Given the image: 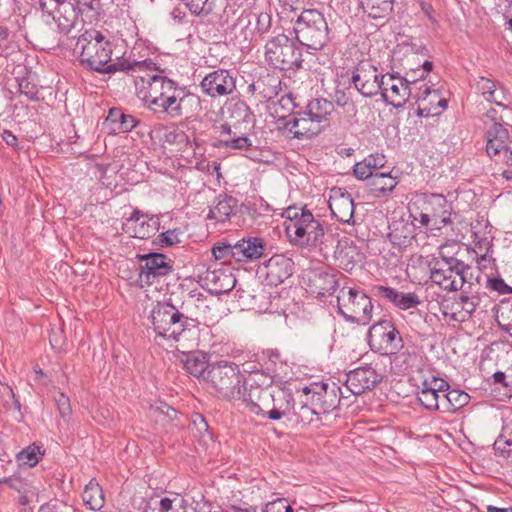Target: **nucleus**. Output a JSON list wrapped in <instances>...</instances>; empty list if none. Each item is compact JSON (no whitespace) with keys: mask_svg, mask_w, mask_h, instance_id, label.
Returning a JSON list of instances; mask_svg holds the SVG:
<instances>
[{"mask_svg":"<svg viewBox=\"0 0 512 512\" xmlns=\"http://www.w3.org/2000/svg\"><path fill=\"white\" fill-rule=\"evenodd\" d=\"M74 52L79 54L80 62L90 70L113 74L117 71L136 72L137 70L157 69L152 59L129 61L118 59L111 62L112 44L105 36L95 29L85 30L75 44Z\"/></svg>","mask_w":512,"mask_h":512,"instance_id":"obj_1","label":"nucleus"},{"mask_svg":"<svg viewBox=\"0 0 512 512\" xmlns=\"http://www.w3.org/2000/svg\"><path fill=\"white\" fill-rule=\"evenodd\" d=\"M282 216L286 218L285 232L292 244L300 247H317L323 244V226L310 210L290 206L285 209Z\"/></svg>","mask_w":512,"mask_h":512,"instance_id":"obj_2","label":"nucleus"},{"mask_svg":"<svg viewBox=\"0 0 512 512\" xmlns=\"http://www.w3.org/2000/svg\"><path fill=\"white\" fill-rule=\"evenodd\" d=\"M295 39L311 50H321L330 41V30L327 20L317 9H304L294 24Z\"/></svg>","mask_w":512,"mask_h":512,"instance_id":"obj_3","label":"nucleus"},{"mask_svg":"<svg viewBox=\"0 0 512 512\" xmlns=\"http://www.w3.org/2000/svg\"><path fill=\"white\" fill-rule=\"evenodd\" d=\"M204 379L218 396L225 400L241 397V385L244 380L239 366L233 362L219 361L209 365Z\"/></svg>","mask_w":512,"mask_h":512,"instance_id":"obj_4","label":"nucleus"},{"mask_svg":"<svg viewBox=\"0 0 512 512\" xmlns=\"http://www.w3.org/2000/svg\"><path fill=\"white\" fill-rule=\"evenodd\" d=\"M297 40L284 33L270 38L265 44V60L279 70L289 71L302 68V50Z\"/></svg>","mask_w":512,"mask_h":512,"instance_id":"obj_5","label":"nucleus"},{"mask_svg":"<svg viewBox=\"0 0 512 512\" xmlns=\"http://www.w3.org/2000/svg\"><path fill=\"white\" fill-rule=\"evenodd\" d=\"M149 320L156 338L178 341L186 330L188 318L175 306L158 302L152 307Z\"/></svg>","mask_w":512,"mask_h":512,"instance_id":"obj_6","label":"nucleus"},{"mask_svg":"<svg viewBox=\"0 0 512 512\" xmlns=\"http://www.w3.org/2000/svg\"><path fill=\"white\" fill-rule=\"evenodd\" d=\"M338 312L349 322L366 325L372 317L371 298L354 288L346 292L344 288L337 296Z\"/></svg>","mask_w":512,"mask_h":512,"instance_id":"obj_7","label":"nucleus"},{"mask_svg":"<svg viewBox=\"0 0 512 512\" xmlns=\"http://www.w3.org/2000/svg\"><path fill=\"white\" fill-rule=\"evenodd\" d=\"M430 266V278L432 281L445 290L457 291L461 289L466 282L467 265L457 258H440Z\"/></svg>","mask_w":512,"mask_h":512,"instance_id":"obj_8","label":"nucleus"},{"mask_svg":"<svg viewBox=\"0 0 512 512\" xmlns=\"http://www.w3.org/2000/svg\"><path fill=\"white\" fill-rule=\"evenodd\" d=\"M156 67L157 69L153 70H143V72L148 73L146 76H139L142 82L148 84V90L144 100L149 107L159 104L165 100V97H170L173 93L176 94L186 89L180 86L177 81L164 75L165 69H161L157 64ZM136 72H142V70H137Z\"/></svg>","mask_w":512,"mask_h":512,"instance_id":"obj_9","label":"nucleus"},{"mask_svg":"<svg viewBox=\"0 0 512 512\" xmlns=\"http://www.w3.org/2000/svg\"><path fill=\"white\" fill-rule=\"evenodd\" d=\"M80 0H39L41 10L52 16L60 32L68 34L74 28L80 14Z\"/></svg>","mask_w":512,"mask_h":512,"instance_id":"obj_10","label":"nucleus"},{"mask_svg":"<svg viewBox=\"0 0 512 512\" xmlns=\"http://www.w3.org/2000/svg\"><path fill=\"white\" fill-rule=\"evenodd\" d=\"M340 273L325 266L308 269L303 274L307 291L317 298H324L335 293L339 286Z\"/></svg>","mask_w":512,"mask_h":512,"instance_id":"obj_11","label":"nucleus"},{"mask_svg":"<svg viewBox=\"0 0 512 512\" xmlns=\"http://www.w3.org/2000/svg\"><path fill=\"white\" fill-rule=\"evenodd\" d=\"M383 77L384 85H381L379 93H381L383 101L387 105H392L395 108L402 107L407 98L410 96V85L417 82L418 78L411 80L400 77L399 73L381 75ZM425 74L419 76V79H424Z\"/></svg>","mask_w":512,"mask_h":512,"instance_id":"obj_12","label":"nucleus"},{"mask_svg":"<svg viewBox=\"0 0 512 512\" xmlns=\"http://www.w3.org/2000/svg\"><path fill=\"white\" fill-rule=\"evenodd\" d=\"M278 128L293 134L298 140L310 139L323 131L324 125L316 123L306 111L293 112L287 116H280L277 119Z\"/></svg>","mask_w":512,"mask_h":512,"instance_id":"obj_13","label":"nucleus"},{"mask_svg":"<svg viewBox=\"0 0 512 512\" xmlns=\"http://www.w3.org/2000/svg\"><path fill=\"white\" fill-rule=\"evenodd\" d=\"M212 256H264L272 253L271 248H267V243L260 237L242 238L234 245L228 242H217L211 248Z\"/></svg>","mask_w":512,"mask_h":512,"instance_id":"obj_14","label":"nucleus"},{"mask_svg":"<svg viewBox=\"0 0 512 512\" xmlns=\"http://www.w3.org/2000/svg\"><path fill=\"white\" fill-rule=\"evenodd\" d=\"M383 77L377 74V68L368 63L360 62L352 70L349 88L354 87L362 96L373 97L377 95L381 89Z\"/></svg>","mask_w":512,"mask_h":512,"instance_id":"obj_15","label":"nucleus"},{"mask_svg":"<svg viewBox=\"0 0 512 512\" xmlns=\"http://www.w3.org/2000/svg\"><path fill=\"white\" fill-rule=\"evenodd\" d=\"M200 87L211 98H220L236 91V77L227 69H216L203 77Z\"/></svg>","mask_w":512,"mask_h":512,"instance_id":"obj_16","label":"nucleus"},{"mask_svg":"<svg viewBox=\"0 0 512 512\" xmlns=\"http://www.w3.org/2000/svg\"><path fill=\"white\" fill-rule=\"evenodd\" d=\"M160 219L135 208L129 217L122 223V230L131 237L147 239L153 236L159 229Z\"/></svg>","mask_w":512,"mask_h":512,"instance_id":"obj_17","label":"nucleus"},{"mask_svg":"<svg viewBox=\"0 0 512 512\" xmlns=\"http://www.w3.org/2000/svg\"><path fill=\"white\" fill-rule=\"evenodd\" d=\"M200 106V98L186 89L165 97V100L155 105L156 111L163 113L170 119L187 117L192 106Z\"/></svg>","mask_w":512,"mask_h":512,"instance_id":"obj_18","label":"nucleus"},{"mask_svg":"<svg viewBox=\"0 0 512 512\" xmlns=\"http://www.w3.org/2000/svg\"><path fill=\"white\" fill-rule=\"evenodd\" d=\"M141 262L138 270V282L141 287L150 286L172 272L173 262L166 258H139Z\"/></svg>","mask_w":512,"mask_h":512,"instance_id":"obj_19","label":"nucleus"},{"mask_svg":"<svg viewBox=\"0 0 512 512\" xmlns=\"http://www.w3.org/2000/svg\"><path fill=\"white\" fill-rule=\"evenodd\" d=\"M381 381V375L371 367H359L346 375L345 386L354 395L373 389Z\"/></svg>","mask_w":512,"mask_h":512,"instance_id":"obj_20","label":"nucleus"},{"mask_svg":"<svg viewBox=\"0 0 512 512\" xmlns=\"http://www.w3.org/2000/svg\"><path fill=\"white\" fill-rule=\"evenodd\" d=\"M328 206L332 216L339 222L353 223L355 206L351 194L341 188L331 191Z\"/></svg>","mask_w":512,"mask_h":512,"instance_id":"obj_21","label":"nucleus"},{"mask_svg":"<svg viewBox=\"0 0 512 512\" xmlns=\"http://www.w3.org/2000/svg\"><path fill=\"white\" fill-rule=\"evenodd\" d=\"M421 201L424 210L435 221L434 225H439L438 227L440 228V226H446L451 223L452 207L444 195L436 193L424 194Z\"/></svg>","mask_w":512,"mask_h":512,"instance_id":"obj_22","label":"nucleus"},{"mask_svg":"<svg viewBox=\"0 0 512 512\" xmlns=\"http://www.w3.org/2000/svg\"><path fill=\"white\" fill-rule=\"evenodd\" d=\"M219 138L213 143V146L218 149H231V150H250L253 147L252 140L245 135H240L237 131L232 129V126L227 122L215 127Z\"/></svg>","mask_w":512,"mask_h":512,"instance_id":"obj_23","label":"nucleus"},{"mask_svg":"<svg viewBox=\"0 0 512 512\" xmlns=\"http://www.w3.org/2000/svg\"><path fill=\"white\" fill-rule=\"evenodd\" d=\"M292 258H268L259 267V272L265 275L270 284L278 285L293 274Z\"/></svg>","mask_w":512,"mask_h":512,"instance_id":"obj_24","label":"nucleus"},{"mask_svg":"<svg viewBox=\"0 0 512 512\" xmlns=\"http://www.w3.org/2000/svg\"><path fill=\"white\" fill-rule=\"evenodd\" d=\"M399 332L391 323V321L383 320L374 324L368 331V339L370 343L379 341L380 345H385L390 352L401 346V338Z\"/></svg>","mask_w":512,"mask_h":512,"instance_id":"obj_25","label":"nucleus"},{"mask_svg":"<svg viewBox=\"0 0 512 512\" xmlns=\"http://www.w3.org/2000/svg\"><path fill=\"white\" fill-rule=\"evenodd\" d=\"M266 376L260 374L258 378L251 377L248 380H244L241 385V397L238 398L242 400V403L245 405L250 412L252 410V405H257L260 401H262L264 395L269 394L270 389L268 387H263Z\"/></svg>","mask_w":512,"mask_h":512,"instance_id":"obj_26","label":"nucleus"},{"mask_svg":"<svg viewBox=\"0 0 512 512\" xmlns=\"http://www.w3.org/2000/svg\"><path fill=\"white\" fill-rule=\"evenodd\" d=\"M236 206L237 199L235 197L228 194H219L209 207L207 219L215 220L218 223L230 221Z\"/></svg>","mask_w":512,"mask_h":512,"instance_id":"obj_27","label":"nucleus"},{"mask_svg":"<svg viewBox=\"0 0 512 512\" xmlns=\"http://www.w3.org/2000/svg\"><path fill=\"white\" fill-rule=\"evenodd\" d=\"M509 131L501 123L495 122L487 131L486 152L490 157L500 154L501 151H508L507 145Z\"/></svg>","mask_w":512,"mask_h":512,"instance_id":"obj_28","label":"nucleus"},{"mask_svg":"<svg viewBox=\"0 0 512 512\" xmlns=\"http://www.w3.org/2000/svg\"><path fill=\"white\" fill-rule=\"evenodd\" d=\"M295 401L291 393L278 390L273 393V403L271 410V420L279 421L286 417L290 421L292 413L294 412Z\"/></svg>","mask_w":512,"mask_h":512,"instance_id":"obj_29","label":"nucleus"},{"mask_svg":"<svg viewBox=\"0 0 512 512\" xmlns=\"http://www.w3.org/2000/svg\"><path fill=\"white\" fill-rule=\"evenodd\" d=\"M205 280L211 284L210 290L215 295L228 293L236 284L234 276L224 269L207 272Z\"/></svg>","mask_w":512,"mask_h":512,"instance_id":"obj_30","label":"nucleus"},{"mask_svg":"<svg viewBox=\"0 0 512 512\" xmlns=\"http://www.w3.org/2000/svg\"><path fill=\"white\" fill-rule=\"evenodd\" d=\"M106 121L112 125L111 131L113 133L130 132L139 123L133 115L126 114L121 108L116 107L109 110Z\"/></svg>","mask_w":512,"mask_h":512,"instance_id":"obj_31","label":"nucleus"},{"mask_svg":"<svg viewBox=\"0 0 512 512\" xmlns=\"http://www.w3.org/2000/svg\"><path fill=\"white\" fill-rule=\"evenodd\" d=\"M305 111L316 123L324 125L334 111V104L325 98H314L307 103Z\"/></svg>","mask_w":512,"mask_h":512,"instance_id":"obj_32","label":"nucleus"},{"mask_svg":"<svg viewBox=\"0 0 512 512\" xmlns=\"http://www.w3.org/2000/svg\"><path fill=\"white\" fill-rule=\"evenodd\" d=\"M254 21V29L259 36L268 33L271 29L272 18L271 15L266 12L259 13H242L238 18V24L243 27H248Z\"/></svg>","mask_w":512,"mask_h":512,"instance_id":"obj_33","label":"nucleus"},{"mask_svg":"<svg viewBox=\"0 0 512 512\" xmlns=\"http://www.w3.org/2000/svg\"><path fill=\"white\" fill-rule=\"evenodd\" d=\"M397 184L396 177H393L390 172H378L373 176L369 187L375 197H385L395 189Z\"/></svg>","mask_w":512,"mask_h":512,"instance_id":"obj_34","label":"nucleus"},{"mask_svg":"<svg viewBox=\"0 0 512 512\" xmlns=\"http://www.w3.org/2000/svg\"><path fill=\"white\" fill-rule=\"evenodd\" d=\"M18 92L24 95L28 100L33 102H40L43 97L40 93V88L37 83L36 74L26 72L25 76L18 77L17 79Z\"/></svg>","mask_w":512,"mask_h":512,"instance_id":"obj_35","label":"nucleus"},{"mask_svg":"<svg viewBox=\"0 0 512 512\" xmlns=\"http://www.w3.org/2000/svg\"><path fill=\"white\" fill-rule=\"evenodd\" d=\"M82 500L89 509L93 511L101 510L105 504L102 487L94 480H91L84 488Z\"/></svg>","mask_w":512,"mask_h":512,"instance_id":"obj_36","label":"nucleus"},{"mask_svg":"<svg viewBox=\"0 0 512 512\" xmlns=\"http://www.w3.org/2000/svg\"><path fill=\"white\" fill-rule=\"evenodd\" d=\"M259 81V97L263 100H272L277 97L282 90V81L277 75L268 73L260 76Z\"/></svg>","mask_w":512,"mask_h":512,"instance_id":"obj_37","label":"nucleus"},{"mask_svg":"<svg viewBox=\"0 0 512 512\" xmlns=\"http://www.w3.org/2000/svg\"><path fill=\"white\" fill-rule=\"evenodd\" d=\"M394 0H360V5L370 18L382 19L393 11Z\"/></svg>","mask_w":512,"mask_h":512,"instance_id":"obj_38","label":"nucleus"},{"mask_svg":"<svg viewBox=\"0 0 512 512\" xmlns=\"http://www.w3.org/2000/svg\"><path fill=\"white\" fill-rule=\"evenodd\" d=\"M419 389L417 399L420 405L429 411H436L439 408L438 394L432 388V382L425 380Z\"/></svg>","mask_w":512,"mask_h":512,"instance_id":"obj_39","label":"nucleus"},{"mask_svg":"<svg viewBox=\"0 0 512 512\" xmlns=\"http://www.w3.org/2000/svg\"><path fill=\"white\" fill-rule=\"evenodd\" d=\"M364 246L362 241L353 239L350 236H343L337 240L334 256H359L363 254L361 248Z\"/></svg>","mask_w":512,"mask_h":512,"instance_id":"obj_40","label":"nucleus"},{"mask_svg":"<svg viewBox=\"0 0 512 512\" xmlns=\"http://www.w3.org/2000/svg\"><path fill=\"white\" fill-rule=\"evenodd\" d=\"M185 7L196 17H206L214 12L216 0H182Z\"/></svg>","mask_w":512,"mask_h":512,"instance_id":"obj_41","label":"nucleus"},{"mask_svg":"<svg viewBox=\"0 0 512 512\" xmlns=\"http://www.w3.org/2000/svg\"><path fill=\"white\" fill-rule=\"evenodd\" d=\"M196 301L198 302L197 307L202 309L200 322H202L207 327H211L217 324L221 319V314L216 305L206 304V301L203 298H197Z\"/></svg>","mask_w":512,"mask_h":512,"instance_id":"obj_42","label":"nucleus"},{"mask_svg":"<svg viewBox=\"0 0 512 512\" xmlns=\"http://www.w3.org/2000/svg\"><path fill=\"white\" fill-rule=\"evenodd\" d=\"M317 415L318 413L315 409L311 408L307 404H302L298 408L294 406V412L292 413V417H290V421L308 425L315 420V416Z\"/></svg>","mask_w":512,"mask_h":512,"instance_id":"obj_43","label":"nucleus"},{"mask_svg":"<svg viewBox=\"0 0 512 512\" xmlns=\"http://www.w3.org/2000/svg\"><path fill=\"white\" fill-rule=\"evenodd\" d=\"M186 370L195 377H203L209 368L206 364L204 357H198L195 355H189L184 364Z\"/></svg>","mask_w":512,"mask_h":512,"instance_id":"obj_44","label":"nucleus"},{"mask_svg":"<svg viewBox=\"0 0 512 512\" xmlns=\"http://www.w3.org/2000/svg\"><path fill=\"white\" fill-rule=\"evenodd\" d=\"M448 394V400L451 406L450 413H454L463 408L470 401L469 394L459 389H451Z\"/></svg>","mask_w":512,"mask_h":512,"instance_id":"obj_45","label":"nucleus"},{"mask_svg":"<svg viewBox=\"0 0 512 512\" xmlns=\"http://www.w3.org/2000/svg\"><path fill=\"white\" fill-rule=\"evenodd\" d=\"M392 304L401 310H407L418 306L420 304V299L415 293H403L397 291V296L395 297V300L392 301Z\"/></svg>","mask_w":512,"mask_h":512,"instance_id":"obj_46","label":"nucleus"},{"mask_svg":"<svg viewBox=\"0 0 512 512\" xmlns=\"http://www.w3.org/2000/svg\"><path fill=\"white\" fill-rule=\"evenodd\" d=\"M40 448L37 446H28L26 449L18 453L17 458L29 467H34L41 458Z\"/></svg>","mask_w":512,"mask_h":512,"instance_id":"obj_47","label":"nucleus"},{"mask_svg":"<svg viewBox=\"0 0 512 512\" xmlns=\"http://www.w3.org/2000/svg\"><path fill=\"white\" fill-rule=\"evenodd\" d=\"M158 506L159 512H185L184 500L178 496L164 497L158 502Z\"/></svg>","mask_w":512,"mask_h":512,"instance_id":"obj_48","label":"nucleus"},{"mask_svg":"<svg viewBox=\"0 0 512 512\" xmlns=\"http://www.w3.org/2000/svg\"><path fill=\"white\" fill-rule=\"evenodd\" d=\"M272 403L273 392L270 391L269 394L264 395L262 401H260L256 406L252 405L251 413L271 420Z\"/></svg>","mask_w":512,"mask_h":512,"instance_id":"obj_49","label":"nucleus"},{"mask_svg":"<svg viewBox=\"0 0 512 512\" xmlns=\"http://www.w3.org/2000/svg\"><path fill=\"white\" fill-rule=\"evenodd\" d=\"M179 235H180L179 229L167 230L165 232L160 233L155 238L153 243L160 246L161 248L170 247L177 243H180Z\"/></svg>","mask_w":512,"mask_h":512,"instance_id":"obj_50","label":"nucleus"},{"mask_svg":"<svg viewBox=\"0 0 512 512\" xmlns=\"http://www.w3.org/2000/svg\"><path fill=\"white\" fill-rule=\"evenodd\" d=\"M462 247H465L467 253L470 252V247L461 244L459 241L454 239L447 240L444 244L439 246V256H456Z\"/></svg>","mask_w":512,"mask_h":512,"instance_id":"obj_51","label":"nucleus"},{"mask_svg":"<svg viewBox=\"0 0 512 512\" xmlns=\"http://www.w3.org/2000/svg\"><path fill=\"white\" fill-rule=\"evenodd\" d=\"M377 172H373L368 165L366 158L364 160L357 162L353 168L354 176L359 180H368V184L371 183L372 178L376 175Z\"/></svg>","mask_w":512,"mask_h":512,"instance_id":"obj_52","label":"nucleus"},{"mask_svg":"<svg viewBox=\"0 0 512 512\" xmlns=\"http://www.w3.org/2000/svg\"><path fill=\"white\" fill-rule=\"evenodd\" d=\"M54 399L60 416L63 419L69 418L71 414V405L69 397L66 396L61 391H56V393L54 394Z\"/></svg>","mask_w":512,"mask_h":512,"instance_id":"obj_53","label":"nucleus"},{"mask_svg":"<svg viewBox=\"0 0 512 512\" xmlns=\"http://www.w3.org/2000/svg\"><path fill=\"white\" fill-rule=\"evenodd\" d=\"M477 88L487 101L495 100L496 85L492 80L480 77L477 81Z\"/></svg>","mask_w":512,"mask_h":512,"instance_id":"obj_54","label":"nucleus"},{"mask_svg":"<svg viewBox=\"0 0 512 512\" xmlns=\"http://www.w3.org/2000/svg\"><path fill=\"white\" fill-rule=\"evenodd\" d=\"M370 293L372 296L382 298L390 303H392L397 296L396 289L384 285H373L370 289Z\"/></svg>","mask_w":512,"mask_h":512,"instance_id":"obj_55","label":"nucleus"},{"mask_svg":"<svg viewBox=\"0 0 512 512\" xmlns=\"http://www.w3.org/2000/svg\"><path fill=\"white\" fill-rule=\"evenodd\" d=\"M0 483L8 484L9 487L19 493H29L31 489V486L24 479L17 476L0 479Z\"/></svg>","mask_w":512,"mask_h":512,"instance_id":"obj_56","label":"nucleus"},{"mask_svg":"<svg viewBox=\"0 0 512 512\" xmlns=\"http://www.w3.org/2000/svg\"><path fill=\"white\" fill-rule=\"evenodd\" d=\"M409 212L410 215L413 217L415 221L419 220L422 225H428V223L433 220L429 213H427L426 210H424L423 206L421 207V210L419 211V206L417 205V202L409 205Z\"/></svg>","mask_w":512,"mask_h":512,"instance_id":"obj_57","label":"nucleus"},{"mask_svg":"<svg viewBox=\"0 0 512 512\" xmlns=\"http://www.w3.org/2000/svg\"><path fill=\"white\" fill-rule=\"evenodd\" d=\"M494 449L500 455L511 458L512 457V440H505L502 438H498L494 442Z\"/></svg>","mask_w":512,"mask_h":512,"instance_id":"obj_58","label":"nucleus"},{"mask_svg":"<svg viewBox=\"0 0 512 512\" xmlns=\"http://www.w3.org/2000/svg\"><path fill=\"white\" fill-rule=\"evenodd\" d=\"M187 140V135L177 128H174L165 133V141L169 144H180Z\"/></svg>","mask_w":512,"mask_h":512,"instance_id":"obj_59","label":"nucleus"},{"mask_svg":"<svg viewBox=\"0 0 512 512\" xmlns=\"http://www.w3.org/2000/svg\"><path fill=\"white\" fill-rule=\"evenodd\" d=\"M365 158L373 172H378V170L384 167L386 163V159L383 154H371Z\"/></svg>","mask_w":512,"mask_h":512,"instance_id":"obj_60","label":"nucleus"},{"mask_svg":"<svg viewBox=\"0 0 512 512\" xmlns=\"http://www.w3.org/2000/svg\"><path fill=\"white\" fill-rule=\"evenodd\" d=\"M492 243L488 238H481L475 242L476 256H488Z\"/></svg>","mask_w":512,"mask_h":512,"instance_id":"obj_61","label":"nucleus"},{"mask_svg":"<svg viewBox=\"0 0 512 512\" xmlns=\"http://www.w3.org/2000/svg\"><path fill=\"white\" fill-rule=\"evenodd\" d=\"M193 425L199 434L204 432L208 433L209 426L206 422V419L201 414H195L193 416Z\"/></svg>","mask_w":512,"mask_h":512,"instance_id":"obj_62","label":"nucleus"},{"mask_svg":"<svg viewBox=\"0 0 512 512\" xmlns=\"http://www.w3.org/2000/svg\"><path fill=\"white\" fill-rule=\"evenodd\" d=\"M430 382H432V388L435 390L437 394L444 392L446 393L451 390L450 385L443 379L433 377Z\"/></svg>","mask_w":512,"mask_h":512,"instance_id":"obj_63","label":"nucleus"},{"mask_svg":"<svg viewBox=\"0 0 512 512\" xmlns=\"http://www.w3.org/2000/svg\"><path fill=\"white\" fill-rule=\"evenodd\" d=\"M284 505H285V499L279 498L273 502H269L266 505L264 512H284L283 511Z\"/></svg>","mask_w":512,"mask_h":512,"instance_id":"obj_64","label":"nucleus"}]
</instances>
